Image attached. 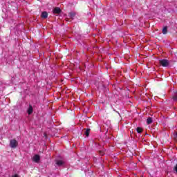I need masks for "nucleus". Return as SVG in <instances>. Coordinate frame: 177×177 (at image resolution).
<instances>
[{
	"label": "nucleus",
	"instance_id": "obj_14",
	"mask_svg": "<svg viewBox=\"0 0 177 177\" xmlns=\"http://www.w3.org/2000/svg\"><path fill=\"white\" fill-rule=\"evenodd\" d=\"M2 10H3V13H5L6 16V15H8V10L6 8H5V7H3Z\"/></svg>",
	"mask_w": 177,
	"mask_h": 177
},
{
	"label": "nucleus",
	"instance_id": "obj_9",
	"mask_svg": "<svg viewBox=\"0 0 177 177\" xmlns=\"http://www.w3.org/2000/svg\"><path fill=\"white\" fill-rule=\"evenodd\" d=\"M153 122V119H151V118H148L147 119V124L148 125H150V124H151Z\"/></svg>",
	"mask_w": 177,
	"mask_h": 177
},
{
	"label": "nucleus",
	"instance_id": "obj_11",
	"mask_svg": "<svg viewBox=\"0 0 177 177\" xmlns=\"http://www.w3.org/2000/svg\"><path fill=\"white\" fill-rule=\"evenodd\" d=\"M70 18L72 19V20H74V18L75 17V12H70Z\"/></svg>",
	"mask_w": 177,
	"mask_h": 177
},
{
	"label": "nucleus",
	"instance_id": "obj_7",
	"mask_svg": "<svg viewBox=\"0 0 177 177\" xmlns=\"http://www.w3.org/2000/svg\"><path fill=\"white\" fill-rule=\"evenodd\" d=\"M104 125L106 126L105 127V128H106V129H109V128H111V122L110 120H106V122L104 123Z\"/></svg>",
	"mask_w": 177,
	"mask_h": 177
},
{
	"label": "nucleus",
	"instance_id": "obj_5",
	"mask_svg": "<svg viewBox=\"0 0 177 177\" xmlns=\"http://www.w3.org/2000/svg\"><path fill=\"white\" fill-rule=\"evenodd\" d=\"M53 12L55 15H60V13H62V10L60 9V8L57 7L53 9Z\"/></svg>",
	"mask_w": 177,
	"mask_h": 177
},
{
	"label": "nucleus",
	"instance_id": "obj_19",
	"mask_svg": "<svg viewBox=\"0 0 177 177\" xmlns=\"http://www.w3.org/2000/svg\"><path fill=\"white\" fill-rule=\"evenodd\" d=\"M12 177H19V176L17 174H15V176H13Z\"/></svg>",
	"mask_w": 177,
	"mask_h": 177
},
{
	"label": "nucleus",
	"instance_id": "obj_1",
	"mask_svg": "<svg viewBox=\"0 0 177 177\" xmlns=\"http://www.w3.org/2000/svg\"><path fill=\"white\" fill-rule=\"evenodd\" d=\"M17 145H19L17 140L15 139L10 140V147H11V149H16V147H17Z\"/></svg>",
	"mask_w": 177,
	"mask_h": 177
},
{
	"label": "nucleus",
	"instance_id": "obj_8",
	"mask_svg": "<svg viewBox=\"0 0 177 177\" xmlns=\"http://www.w3.org/2000/svg\"><path fill=\"white\" fill-rule=\"evenodd\" d=\"M41 16L42 19H48V12L46 11H44L41 12Z\"/></svg>",
	"mask_w": 177,
	"mask_h": 177
},
{
	"label": "nucleus",
	"instance_id": "obj_10",
	"mask_svg": "<svg viewBox=\"0 0 177 177\" xmlns=\"http://www.w3.org/2000/svg\"><path fill=\"white\" fill-rule=\"evenodd\" d=\"M168 32V28L167 26H165L162 29V34L165 35Z\"/></svg>",
	"mask_w": 177,
	"mask_h": 177
},
{
	"label": "nucleus",
	"instance_id": "obj_15",
	"mask_svg": "<svg viewBox=\"0 0 177 177\" xmlns=\"http://www.w3.org/2000/svg\"><path fill=\"white\" fill-rule=\"evenodd\" d=\"M173 100H174V102H177V95H174L173 96Z\"/></svg>",
	"mask_w": 177,
	"mask_h": 177
},
{
	"label": "nucleus",
	"instance_id": "obj_6",
	"mask_svg": "<svg viewBox=\"0 0 177 177\" xmlns=\"http://www.w3.org/2000/svg\"><path fill=\"white\" fill-rule=\"evenodd\" d=\"M34 111V109L32 108V106L31 104H29V107L27 110V113L28 114V115H31V114H32Z\"/></svg>",
	"mask_w": 177,
	"mask_h": 177
},
{
	"label": "nucleus",
	"instance_id": "obj_18",
	"mask_svg": "<svg viewBox=\"0 0 177 177\" xmlns=\"http://www.w3.org/2000/svg\"><path fill=\"white\" fill-rule=\"evenodd\" d=\"M101 156H104V153L103 152H100Z\"/></svg>",
	"mask_w": 177,
	"mask_h": 177
},
{
	"label": "nucleus",
	"instance_id": "obj_17",
	"mask_svg": "<svg viewBox=\"0 0 177 177\" xmlns=\"http://www.w3.org/2000/svg\"><path fill=\"white\" fill-rule=\"evenodd\" d=\"M174 138H175L176 140H177V133H176L174 134Z\"/></svg>",
	"mask_w": 177,
	"mask_h": 177
},
{
	"label": "nucleus",
	"instance_id": "obj_3",
	"mask_svg": "<svg viewBox=\"0 0 177 177\" xmlns=\"http://www.w3.org/2000/svg\"><path fill=\"white\" fill-rule=\"evenodd\" d=\"M56 167H64L66 165V162L62 160H56Z\"/></svg>",
	"mask_w": 177,
	"mask_h": 177
},
{
	"label": "nucleus",
	"instance_id": "obj_2",
	"mask_svg": "<svg viewBox=\"0 0 177 177\" xmlns=\"http://www.w3.org/2000/svg\"><path fill=\"white\" fill-rule=\"evenodd\" d=\"M160 64L162 67H168L169 66V61L167 59L160 60Z\"/></svg>",
	"mask_w": 177,
	"mask_h": 177
},
{
	"label": "nucleus",
	"instance_id": "obj_13",
	"mask_svg": "<svg viewBox=\"0 0 177 177\" xmlns=\"http://www.w3.org/2000/svg\"><path fill=\"white\" fill-rule=\"evenodd\" d=\"M136 131H137L138 133H142V128H140V127H138L136 129Z\"/></svg>",
	"mask_w": 177,
	"mask_h": 177
},
{
	"label": "nucleus",
	"instance_id": "obj_4",
	"mask_svg": "<svg viewBox=\"0 0 177 177\" xmlns=\"http://www.w3.org/2000/svg\"><path fill=\"white\" fill-rule=\"evenodd\" d=\"M41 160V156H39V155L38 154H35L33 158H32V161H34V162H39Z\"/></svg>",
	"mask_w": 177,
	"mask_h": 177
},
{
	"label": "nucleus",
	"instance_id": "obj_12",
	"mask_svg": "<svg viewBox=\"0 0 177 177\" xmlns=\"http://www.w3.org/2000/svg\"><path fill=\"white\" fill-rule=\"evenodd\" d=\"M89 132H91V129H87L85 131L86 136H89Z\"/></svg>",
	"mask_w": 177,
	"mask_h": 177
},
{
	"label": "nucleus",
	"instance_id": "obj_16",
	"mask_svg": "<svg viewBox=\"0 0 177 177\" xmlns=\"http://www.w3.org/2000/svg\"><path fill=\"white\" fill-rule=\"evenodd\" d=\"M174 171H176V172L177 174V165H176V166L174 167Z\"/></svg>",
	"mask_w": 177,
	"mask_h": 177
}]
</instances>
